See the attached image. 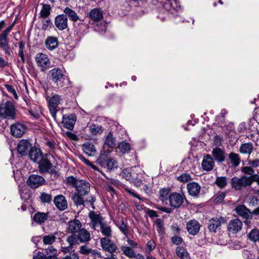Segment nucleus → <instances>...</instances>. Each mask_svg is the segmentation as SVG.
<instances>
[{"label": "nucleus", "instance_id": "f257e3e1", "mask_svg": "<svg viewBox=\"0 0 259 259\" xmlns=\"http://www.w3.org/2000/svg\"><path fill=\"white\" fill-rule=\"evenodd\" d=\"M67 183L75 188L77 193L74 194H87L90 191L91 185L85 180H78L73 176L66 178Z\"/></svg>", "mask_w": 259, "mask_h": 259}, {"label": "nucleus", "instance_id": "f03ea898", "mask_svg": "<svg viewBox=\"0 0 259 259\" xmlns=\"http://www.w3.org/2000/svg\"><path fill=\"white\" fill-rule=\"evenodd\" d=\"M91 240L90 232L84 228H81L76 234L70 235L67 237V241L69 244V247H72L78 243H85Z\"/></svg>", "mask_w": 259, "mask_h": 259}, {"label": "nucleus", "instance_id": "7ed1b4c3", "mask_svg": "<svg viewBox=\"0 0 259 259\" xmlns=\"http://www.w3.org/2000/svg\"><path fill=\"white\" fill-rule=\"evenodd\" d=\"M16 112L14 104L10 101L0 104V116L3 118L14 119L16 117Z\"/></svg>", "mask_w": 259, "mask_h": 259}, {"label": "nucleus", "instance_id": "20e7f679", "mask_svg": "<svg viewBox=\"0 0 259 259\" xmlns=\"http://www.w3.org/2000/svg\"><path fill=\"white\" fill-rule=\"evenodd\" d=\"M49 78L58 87H63L66 80L63 70L59 68H55L49 71Z\"/></svg>", "mask_w": 259, "mask_h": 259}, {"label": "nucleus", "instance_id": "39448f33", "mask_svg": "<svg viewBox=\"0 0 259 259\" xmlns=\"http://www.w3.org/2000/svg\"><path fill=\"white\" fill-rule=\"evenodd\" d=\"M96 163L103 167L107 168L108 170H112L114 167H118L117 162L115 160L110 157L107 153L102 152L97 159Z\"/></svg>", "mask_w": 259, "mask_h": 259}, {"label": "nucleus", "instance_id": "423d86ee", "mask_svg": "<svg viewBox=\"0 0 259 259\" xmlns=\"http://www.w3.org/2000/svg\"><path fill=\"white\" fill-rule=\"evenodd\" d=\"M231 186L235 190L241 191L243 188L250 187L246 176H242L240 178L234 177L231 180Z\"/></svg>", "mask_w": 259, "mask_h": 259}, {"label": "nucleus", "instance_id": "0eeeda50", "mask_svg": "<svg viewBox=\"0 0 259 259\" xmlns=\"http://www.w3.org/2000/svg\"><path fill=\"white\" fill-rule=\"evenodd\" d=\"M226 222L225 219L222 216L213 217L208 221V229L211 233H217L221 230L222 225Z\"/></svg>", "mask_w": 259, "mask_h": 259}, {"label": "nucleus", "instance_id": "6e6552de", "mask_svg": "<svg viewBox=\"0 0 259 259\" xmlns=\"http://www.w3.org/2000/svg\"><path fill=\"white\" fill-rule=\"evenodd\" d=\"M39 170L41 174L49 172L51 175H54L55 177L58 176L57 171L52 168V164L47 158H42L39 161Z\"/></svg>", "mask_w": 259, "mask_h": 259}, {"label": "nucleus", "instance_id": "1a4fd4ad", "mask_svg": "<svg viewBox=\"0 0 259 259\" xmlns=\"http://www.w3.org/2000/svg\"><path fill=\"white\" fill-rule=\"evenodd\" d=\"M58 251L53 246H50L46 249V254L38 252L37 255H34L33 259H58Z\"/></svg>", "mask_w": 259, "mask_h": 259}, {"label": "nucleus", "instance_id": "9d476101", "mask_svg": "<svg viewBox=\"0 0 259 259\" xmlns=\"http://www.w3.org/2000/svg\"><path fill=\"white\" fill-rule=\"evenodd\" d=\"M35 61L38 66L41 69V71L45 72L46 70L50 67L51 62L47 55L43 53L37 54L35 57Z\"/></svg>", "mask_w": 259, "mask_h": 259}, {"label": "nucleus", "instance_id": "9b49d317", "mask_svg": "<svg viewBox=\"0 0 259 259\" xmlns=\"http://www.w3.org/2000/svg\"><path fill=\"white\" fill-rule=\"evenodd\" d=\"M45 182V179L39 175H31L27 180V184L30 188L35 189Z\"/></svg>", "mask_w": 259, "mask_h": 259}, {"label": "nucleus", "instance_id": "f8f14e48", "mask_svg": "<svg viewBox=\"0 0 259 259\" xmlns=\"http://www.w3.org/2000/svg\"><path fill=\"white\" fill-rule=\"evenodd\" d=\"M32 144L28 140H21L18 144L17 149L21 156L28 155L32 148Z\"/></svg>", "mask_w": 259, "mask_h": 259}, {"label": "nucleus", "instance_id": "ddd939ff", "mask_svg": "<svg viewBox=\"0 0 259 259\" xmlns=\"http://www.w3.org/2000/svg\"><path fill=\"white\" fill-rule=\"evenodd\" d=\"M61 99V98L60 96L55 95L52 97L49 102L50 112L55 119H56V112L58 110L57 108L58 107V105L60 104Z\"/></svg>", "mask_w": 259, "mask_h": 259}, {"label": "nucleus", "instance_id": "4468645a", "mask_svg": "<svg viewBox=\"0 0 259 259\" xmlns=\"http://www.w3.org/2000/svg\"><path fill=\"white\" fill-rule=\"evenodd\" d=\"M116 146L117 144L116 143L115 138L113 137V134L111 133H109L106 137V140L103 146V150H102L101 152L103 153L108 154L110 152V150L108 148L106 149L107 148L113 149L116 148Z\"/></svg>", "mask_w": 259, "mask_h": 259}, {"label": "nucleus", "instance_id": "2eb2a0df", "mask_svg": "<svg viewBox=\"0 0 259 259\" xmlns=\"http://www.w3.org/2000/svg\"><path fill=\"white\" fill-rule=\"evenodd\" d=\"M15 21L13 22L10 26L0 34V48L2 49H6V48L9 46L8 36L15 26Z\"/></svg>", "mask_w": 259, "mask_h": 259}, {"label": "nucleus", "instance_id": "dca6fc26", "mask_svg": "<svg viewBox=\"0 0 259 259\" xmlns=\"http://www.w3.org/2000/svg\"><path fill=\"white\" fill-rule=\"evenodd\" d=\"M215 166V162L211 155L207 154L203 156L201 163V167L203 170L210 171L213 170Z\"/></svg>", "mask_w": 259, "mask_h": 259}, {"label": "nucleus", "instance_id": "f3484780", "mask_svg": "<svg viewBox=\"0 0 259 259\" xmlns=\"http://www.w3.org/2000/svg\"><path fill=\"white\" fill-rule=\"evenodd\" d=\"M100 243L103 249L110 253L115 252L117 248V246L112 241L106 237L100 239Z\"/></svg>", "mask_w": 259, "mask_h": 259}, {"label": "nucleus", "instance_id": "a211bd4d", "mask_svg": "<svg viewBox=\"0 0 259 259\" xmlns=\"http://www.w3.org/2000/svg\"><path fill=\"white\" fill-rule=\"evenodd\" d=\"M27 127L21 123H16L13 124L11 126V132L12 135L16 137H21L25 133Z\"/></svg>", "mask_w": 259, "mask_h": 259}, {"label": "nucleus", "instance_id": "6ab92c4d", "mask_svg": "<svg viewBox=\"0 0 259 259\" xmlns=\"http://www.w3.org/2000/svg\"><path fill=\"white\" fill-rule=\"evenodd\" d=\"M201 225L196 220L193 219L188 221L186 224V229L189 234L192 235H197L200 229Z\"/></svg>", "mask_w": 259, "mask_h": 259}, {"label": "nucleus", "instance_id": "aec40b11", "mask_svg": "<svg viewBox=\"0 0 259 259\" xmlns=\"http://www.w3.org/2000/svg\"><path fill=\"white\" fill-rule=\"evenodd\" d=\"M88 216L91 220V222L89 224L90 226L93 229L96 230V227L102 224L103 218L101 214L97 213L94 211H91Z\"/></svg>", "mask_w": 259, "mask_h": 259}, {"label": "nucleus", "instance_id": "412c9836", "mask_svg": "<svg viewBox=\"0 0 259 259\" xmlns=\"http://www.w3.org/2000/svg\"><path fill=\"white\" fill-rule=\"evenodd\" d=\"M211 156L217 162L222 163L225 160L226 154L224 149L215 147L212 149Z\"/></svg>", "mask_w": 259, "mask_h": 259}, {"label": "nucleus", "instance_id": "4be33fe9", "mask_svg": "<svg viewBox=\"0 0 259 259\" xmlns=\"http://www.w3.org/2000/svg\"><path fill=\"white\" fill-rule=\"evenodd\" d=\"M76 120V116L75 114L64 115L63 116L62 123L65 128L72 130Z\"/></svg>", "mask_w": 259, "mask_h": 259}, {"label": "nucleus", "instance_id": "5701e85b", "mask_svg": "<svg viewBox=\"0 0 259 259\" xmlns=\"http://www.w3.org/2000/svg\"><path fill=\"white\" fill-rule=\"evenodd\" d=\"M56 27L60 30H63L68 27V18L66 15H58L55 19Z\"/></svg>", "mask_w": 259, "mask_h": 259}, {"label": "nucleus", "instance_id": "b1692460", "mask_svg": "<svg viewBox=\"0 0 259 259\" xmlns=\"http://www.w3.org/2000/svg\"><path fill=\"white\" fill-rule=\"evenodd\" d=\"M235 210L237 214L242 219L248 220L252 218V213L244 205H238Z\"/></svg>", "mask_w": 259, "mask_h": 259}, {"label": "nucleus", "instance_id": "393cba45", "mask_svg": "<svg viewBox=\"0 0 259 259\" xmlns=\"http://www.w3.org/2000/svg\"><path fill=\"white\" fill-rule=\"evenodd\" d=\"M82 224L77 219H74L69 221L67 224V231L71 233V235L77 233V232L82 228Z\"/></svg>", "mask_w": 259, "mask_h": 259}, {"label": "nucleus", "instance_id": "a878e982", "mask_svg": "<svg viewBox=\"0 0 259 259\" xmlns=\"http://www.w3.org/2000/svg\"><path fill=\"white\" fill-rule=\"evenodd\" d=\"M56 207L60 210H64L67 207V202L64 195H56L54 199Z\"/></svg>", "mask_w": 259, "mask_h": 259}, {"label": "nucleus", "instance_id": "bb28decb", "mask_svg": "<svg viewBox=\"0 0 259 259\" xmlns=\"http://www.w3.org/2000/svg\"><path fill=\"white\" fill-rule=\"evenodd\" d=\"M242 227V223L239 219L232 220L229 223L228 230L233 233H236L241 230Z\"/></svg>", "mask_w": 259, "mask_h": 259}, {"label": "nucleus", "instance_id": "cd10ccee", "mask_svg": "<svg viewBox=\"0 0 259 259\" xmlns=\"http://www.w3.org/2000/svg\"><path fill=\"white\" fill-rule=\"evenodd\" d=\"M81 196L82 195H72V199L74 201L75 204L77 206L81 205H84V203L90 202L93 208L95 209L94 202L95 201V198L94 197L91 196L89 200H84Z\"/></svg>", "mask_w": 259, "mask_h": 259}, {"label": "nucleus", "instance_id": "c85d7f7f", "mask_svg": "<svg viewBox=\"0 0 259 259\" xmlns=\"http://www.w3.org/2000/svg\"><path fill=\"white\" fill-rule=\"evenodd\" d=\"M185 195H169V201L171 206L178 208L183 203Z\"/></svg>", "mask_w": 259, "mask_h": 259}, {"label": "nucleus", "instance_id": "c756f323", "mask_svg": "<svg viewBox=\"0 0 259 259\" xmlns=\"http://www.w3.org/2000/svg\"><path fill=\"white\" fill-rule=\"evenodd\" d=\"M49 212H37L33 217V220L39 225L44 223L49 217Z\"/></svg>", "mask_w": 259, "mask_h": 259}, {"label": "nucleus", "instance_id": "7c9ffc66", "mask_svg": "<svg viewBox=\"0 0 259 259\" xmlns=\"http://www.w3.org/2000/svg\"><path fill=\"white\" fill-rule=\"evenodd\" d=\"M58 44V40L56 37L48 36L45 41L46 47L50 50L56 49Z\"/></svg>", "mask_w": 259, "mask_h": 259}, {"label": "nucleus", "instance_id": "2f4dec72", "mask_svg": "<svg viewBox=\"0 0 259 259\" xmlns=\"http://www.w3.org/2000/svg\"><path fill=\"white\" fill-rule=\"evenodd\" d=\"M89 17L93 21L98 22L103 18L102 11L98 8L94 9L90 12Z\"/></svg>", "mask_w": 259, "mask_h": 259}, {"label": "nucleus", "instance_id": "473e14b6", "mask_svg": "<svg viewBox=\"0 0 259 259\" xmlns=\"http://www.w3.org/2000/svg\"><path fill=\"white\" fill-rule=\"evenodd\" d=\"M163 8L167 11L172 13L174 11H177L178 6L176 0H167L163 4Z\"/></svg>", "mask_w": 259, "mask_h": 259}, {"label": "nucleus", "instance_id": "72a5a7b5", "mask_svg": "<svg viewBox=\"0 0 259 259\" xmlns=\"http://www.w3.org/2000/svg\"><path fill=\"white\" fill-rule=\"evenodd\" d=\"M64 13H65L64 15H66L67 17L68 16L69 18V20L73 21L74 23L80 20L76 13L68 7H66L64 9Z\"/></svg>", "mask_w": 259, "mask_h": 259}, {"label": "nucleus", "instance_id": "f704fd0d", "mask_svg": "<svg viewBox=\"0 0 259 259\" xmlns=\"http://www.w3.org/2000/svg\"><path fill=\"white\" fill-rule=\"evenodd\" d=\"M58 234L57 232H55L54 234L45 235L42 237V242L44 245H51L53 244L56 240L57 237L56 235Z\"/></svg>", "mask_w": 259, "mask_h": 259}, {"label": "nucleus", "instance_id": "c9c22d12", "mask_svg": "<svg viewBox=\"0 0 259 259\" xmlns=\"http://www.w3.org/2000/svg\"><path fill=\"white\" fill-rule=\"evenodd\" d=\"M83 151L88 155H94L96 152L95 146L90 143L86 142L82 145Z\"/></svg>", "mask_w": 259, "mask_h": 259}, {"label": "nucleus", "instance_id": "e433bc0d", "mask_svg": "<svg viewBox=\"0 0 259 259\" xmlns=\"http://www.w3.org/2000/svg\"><path fill=\"white\" fill-rule=\"evenodd\" d=\"M229 159L231 164L234 167L239 166L241 160L239 155L233 152L229 153Z\"/></svg>", "mask_w": 259, "mask_h": 259}, {"label": "nucleus", "instance_id": "4c0bfd02", "mask_svg": "<svg viewBox=\"0 0 259 259\" xmlns=\"http://www.w3.org/2000/svg\"><path fill=\"white\" fill-rule=\"evenodd\" d=\"M41 155V151L39 149L35 147H32L28 155L30 159L34 161H36L39 158Z\"/></svg>", "mask_w": 259, "mask_h": 259}, {"label": "nucleus", "instance_id": "58836bf2", "mask_svg": "<svg viewBox=\"0 0 259 259\" xmlns=\"http://www.w3.org/2000/svg\"><path fill=\"white\" fill-rule=\"evenodd\" d=\"M200 188V186L195 182L190 183L187 185L189 194H199Z\"/></svg>", "mask_w": 259, "mask_h": 259}, {"label": "nucleus", "instance_id": "ea45409f", "mask_svg": "<svg viewBox=\"0 0 259 259\" xmlns=\"http://www.w3.org/2000/svg\"><path fill=\"white\" fill-rule=\"evenodd\" d=\"M79 23H74V26L76 29L77 35H82L87 28V25L83 22V20H79Z\"/></svg>", "mask_w": 259, "mask_h": 259}, {"label": "nucleus", "instance_id": "a19ab883", "mask_svg": "<svg viewBox=\"0 0 259 259\" xmlns=\"http://www.w3.org/2000/svg\"><path fill=\"white\" fill-rule=\"evenodd\" d=\"M253 145L251 143H246L241 144L239 151L243 154H250L253 150Z\"/></svg>", "mask_w": 259, "mask_h": 259}, {"label": "nucleus", "instance_id": "79ce46f5", "mask_svg": "<svg viewBox=\"0 0 259 259\" xmlns=\"http://www.w3.org/2000/svg\"><path fill=\"white\" fill-rule=\"evenodd\" d=\"M116 226L119 230L124 234V235L127 237L128 235L129 231L128 229L127 224L124 222V220L122 219L121 221L116 223Z\"/></svg>", "mask_w": 259, "mask_h": 259}, {"label": "nucleus", "instance_id": "37998d69", "mask_svg": "<svg viewBox=\"0 0 259 259\" xmlns=\"http://www.w3.org/2000/svg\"><path fill=\"white\" fill-rule=\"evenodd\" d=\"M176 253L181 259L188 258L189 253L187 250L183 247H177L176 249Z\"/></svg>", "mask_w": 259, "mask_h": 259}, {"label": "nucleus", "instance_id": "c03bdc74", "mask_svg": "<svg viewBox=\"0 0 259 259\" xmlns=\"http://www.w3.org/2000/svg\"><path fill=\"white\" fill-rule=\"evenodd\" d=\"M42 8L40 12V17L45 19L51 14V8L49 5L42 4Z\"/></svg>", "mask_w": 259, "mask_h": 259}, {"label": "nucleus", "instance_id": "a18cd8bd", "mask_svg": "<svg viewBox=\"0 0 259 259\" xmlns=\"http://www.w3.org/2000/svg\"><path fill=\"white\" fill-rule=\"evenodd\" d=\"M117 148L122 153H128L131 150L130 144L125 141H122L119 143Z\"/></svg>", "mask_w": 259, "mask_h": 259}, {"label": "nucleus", "instance_id": "49530a36", "mask_svg": "<svg viewBox=\"0 0 259 259\" xmlns=\"http://www.w3.org/2000/svg\"><path fill=\"white\" fill-rule=\"evenodd\" d=\"M121 250L122 251L123 253L127 257L133 258L135 256L136 252L130 247L127 246H122Z\"/></svg>", "mask_w": 259, "mask_h": 259}, {"label": "nucleus", "instance_id": "de8ad7c7", "mask_svg": "<svg viewBox=\"0 0 259 259\" xmlns=\"http://www.w3.org/2000/svg\"><path fill=\"white\" fill-rule=\"evenodd\" d=\"M228 179L226 177H217L215 182V184L220 189L225 188L228 184Z\"/></svg>", "mask_w": 259, "mask_h": 259}, {"label": "nucleus", "instance_id": "09e8293b", "mask_svg": "<svg viewBox=\"0 0 259 259\" xmlns=\"http://www.w3.org/2000/svg\"><path fill=\"white\" fill-rule=\"evenodd\" d=\"M248 238L253 242H259V230L256 229H252L247 235Z\"/></svg>", "mask_w": 259, "mask_h": 259}, {"label": "nucleus", "instance_id": "8fccbe9b", "mask_svg": "<svg viewBox=\"0 0 259 259\" xmlns=\"http://www.w3.org/2000/svg\"><path fill=\"white\" fill-rule=\"evenodd\" d=\"M100 229L103 235L107 237L111 236V229L107 225L102 223L100 225Z\"/></svg>", "mask_w": 259, "mask_h": 259}, {"label": "nucleus", "instance_id": "3c124183", "mask_svg": "<svg viewBox=\"0 0 259 259\" xmlns=\"http://www.w3.org/2000/svg\"><path fill=\"white\" fill-rule=\"evenodd\" d=\"M155 224L158 232L161 234H164L165 229L163 226V221L161 219H157L155 221Z\"/></svg>", "mask_w": 259, "mask_h": 259}, {"label": "nucleus", "instance_id": "603ef678", "mask_svg": "<svg viewBox=\"0 0 259 259\" xmlns=\"http://www.w3.org/2000/svg\"><path fill=\"white\" fill-rule=\"evenodd\" d=\"M192 180L190 175L187 173H184L177 177V180L180 182L187 183Z\"/></svg>", "mask_w": 259, "mask_h": 259}, {"label": "nucleus", "instance_id": "864d4df0", "mask_svg": "<svg viewBox=\"0 0 259 259\" xmlns=\"http://www.w3.org/2000/svg\"><path fill=\"white\" fill-rule=\"evenodd\" d=\"M156 247V243L153 239L148 241L146 245V250L149 253L153 251Z\"/></svg>", "mask_w": 259, "mask_h": 259}, {"label": "nucleus", "instance_id": "5fc2aeb1", "mask_svg": "<svg viewBox=\"0 0 259 259\" xmlns=\"http://www.w3.org/2000/svg\"><path fill=\"white\" fill-rule=\"evenodd\" d=\"M132 169L131 168H125L123 170L121 175L122 177L127 181H130L131 176V172Z\"/></svg>", "mask_w": 259, "mask_h": 259}, {"label": "nucleus", "instance_id": "6e6d98bb", "mask_svg": "<svg viewBox=\"0 0 259 259\" xmlns=\"http://www.w3.org/2000/svg\"><path fill=\"white\" fill-rule=\"evenodd\" d=\"M241 171L244 174L250 176L254 173V169L250 166H243L241 168Z\"/></svg>", "mask_w": 259, "mask_h": 259}, {"label": "nucleus", "instance_id": "4d7b16f0", "mask_svg": "<svg viewBox=\"0 0 259 259\" xmlns=\"http://www.w3.org/2000/svg\"><path fill=\"white\" fill-rule=\"evenodd\" d=\"M101 128H102V127L101 126H97L95 124H93L90 126V131H91V132L93 135H96L98 133H101V132H102Z\"/></svg>", "mask_w": 259, "mask_h": 259}, {"label": "nucleus", "instance_id": "13d9d810", "mask_svg": "<svg viewBox=\"0 0 259 259\" xmlns=\"http://www.w3.org/2000/svg\"><path fill=\"white\" fill-rule=\"evenodd\" d=\"M171 241L174 244L179 245L183 242V240L181 237L175 235L171 237Z\"/></svg>", "mask_w": 259, "mask_h": 259}, {"label": "nucleus", "instance_id": "bf43d9fd", "mask_svg": "<svg viewBox=\"0 0 259 259\" xmlns=\"http://www.w3.org/2000/svg\"><path fill=\"white\" fill-rule=\"evenodd\" d=\"M92 249L88 247L87 245H82L80 246L79 252L83 254H88L92 252Z\"/></svg>", "mask_w": 259, "mask_h": 259}, {"label": "nucleus", "instance_id": "052dcab7", "mask_svg": "<svg viewBox=\"0 0 259 259\" xmlns=\"http://www.w3.org/2000/svg\"><path fill=\"white\" fill-rule=\"evenodd\" d=\"M258 199L254 195H250L248 204L250 206H255L258 204Z\"/></svg>", "mask_w": 259, "mask_h": 259}, {"label": "nucleus", "instance_id": "680f3d73", "mask_svg": "<svg viewBox=\"0 0 259 259\" xmlns=\"http://www.w3.org/2000/svg\"><path fill=\"white\" fill-rule=\"evenodd\" d=\"M39 199L41 202L49 203L51 202V195H40Z\"/></svg>", "mask_w": 259, "mask_h": 259}, {"label": "nucleus", "instance_id": "e2e57ef3", "mask_svg": "<svg viewBox=\"0 0 259 259\" xmlns=\"http://www.w3.org/2000/svg\"><path fill=\"white\" fill-rule=\"evenodd\" d=\"M258 176V175L255 174L254 173H253V174L252 175H251L250 176H247V180L250 185V186L251 185L253 182L257 181Z\"/></svg>", "mask_w": 259, "mask_h": 259}, {"label": "nucleus", "instance_id": "0e129e2a", "mask_svg": "<svg viewBox=\"0 0 259 259\" xmlns=\"http://www.w3.org/2000/svg\"><path fill=\"white\" fill-rule=\"evenodd\" d=\"M243 256L244 257L248 259H256L258 257L257 256H255L254 254L248 250H246L243 252Z\"/></svg>", "mask_w": 259, "mask_h": 259}, {"label": "nucleus", "instance_id": "69168bd1", "mask_svg": "<svg viewBox=\"0 0 259 259\" xmlns=\"http://www.w3.org/2000/svg\"><path fill=\"white\" fill-rule=\"evenodd\" d=\"M6 88L10 93H11L13 95L15 99H18L17 93L12 86L9 84H6Z\"/></svg>", "mask_w": 259, "mask_h": 259}, {"label": "nucleus", "instance_id": "338daca9", "mask_svg": "<svg viewBox=\"0 0 259 259\" xmlns=\"http://www.w3.org/2000/svg\"><path fill=\"white\" fill-rule=\"evenodd\" d=\"M225 196V195H217L215 198L212 197L211 200H213L215 204H220L223 201Z\"/></svg>", "mask_w": 259, "mask_h": 259}, {"label": "nucleus", "instance_id": "774afa93", "mask_svg": "<svg viewBox=\"0 0 259 259\" xmlns=\"http://www.w3.org/2000/svg\"><path fill=\"white\" fill-rule=\"evenodd\" d=\"M62 259H79V256L75 253H70L69 255H67Z\"/></svg>", "mask_w": 259, "mask_h": 259}]
</instances>
